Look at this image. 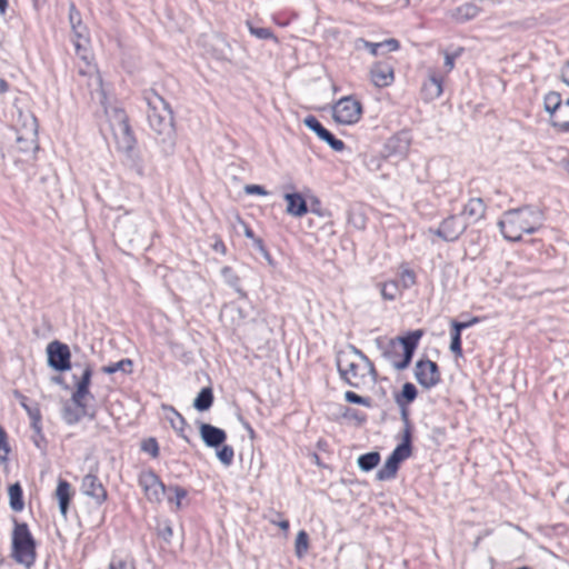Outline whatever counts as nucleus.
Segmentation results:
<instances>
[{"label": "nucleus", "mask_w": 569, "mask_h": 569, "mask_svg": "<svg viewBox=\"0 0 569 569\" xmlns=\"http://www.w3.org/2000/svg\"><path fill=\"white\" fill-rule=\"evenodd\" d=\"M337 368L341 378L351 387L365 385L368 377L376 380L377 371L369 358L355 346L337 353Z\"/></svg>", "instance_id": "1"}, {"label": "nucleus", "mask_w": 569, "mask_h": 569, "mask_svg": "<svg viewBox=\"0 0 569 569\" xmlns=\"http://www.w3.org/2000/svg\"><path fill=\"white\" fill-rule=\"evenodd\" d=\"M499 229L509 241H519L523 233H533L542 226V213L526 206L508 210L498 222Z\"/></svg>", "instance_id": "2"}, {"label": "nucleus", "mask_w": 569, "mask_h": 569, "mask_svg": "<svg viewBox=\"0 0 569 569\" xmlns=\"http://www.w3.org/2000/svg\"><path fill=\"white\" fill-rule=\"evenodd\" d=\"M149 106L148 122L154 133L162 137V140H172L174 128L172 111L168 102L157 92L151 91L146 96Z\"/></svg>", "instance_id": "3"}, {"label": "nucleus", "mask_w": 569, "mask_h": 569, "mask_svg": "<svg viewBox=\"0 0 569 569\" xmlns=\"http://www.w3.org/2000/svg\"><path fill=\"white\" fill-rule=\"evenodd\" d=\"M106 114L118 150L136 163V139L128 123L126 112L119 108H111L106 109Z\"/></svg>", "instance_id": "4"}, {"label": "nucleus", "mask_w": 569, "mask_h": 569, "mask_svg": "<svg viewBox=\"0 0 569 569\" xmlns=\"http://www.w3.org/2000/svg\"><path fill=\"white\" fill-rule=\"evenodd\" d=\"M12 557L26 567H30L36 560V541L28 528V525L14 522L12 532Z\"/></svg>", "instance_id": "5"}, {"label": "nucleus", "mask_w": 569, "mask_h": 569, "mask_svg": "<svg viewBox=\"0 0 569 569\" xmlns=\"http://www.w3.org/2000/svg\"><path fill=\"white\" fill-rule=\"evenodd\" d=\"M362 114V104L353 97H342L332 107V117L340 124H355Z\"/></svg>", "instance_id": "6"}, {"label": "nucleus", "mask_w": 569, "mask_h": 569, "mask_svg": "<svg viewBox=\"0 0 569 569\" xmlns=\"http://www.w3.org/2000/svg\"><path fill=\"white\" fill-rule=\"evenodd\" d=\"M415 377L419 385L426 389L433 388L441 380L438 365L429 359L419 360L416 363Z\"/></svg>", "instance_id": "7"}, {"label": "nucleus", "mask_w": 569, "mask_h": 569, "mask_svg": "<svg viewBox=\"0 0 569 569\" xmlns=\"http://www.w3.org/2000/svg\"><path fill=\"white\" fill-rule=\"evenodd\" d=\"M138 482L149 501L160 502L162 500V497L166 492V487L154 472H141Z\"/></svg>", "instance_id": "8"}, {"label": "nucleus", "mask_w": 569, "mask_h": 569, "mask_svg": "<svg viewBox=\"0 0 569 569\" xmlns=\"http://www.w3.org/2000/svg\"><path fill=\"white\" fill-rule=\"evenodd\" d=\"M48 363L58 371L70 369V350L60 341H52L47 347Z\"/></svg>", "instance_id": "9"}, {"label": "nucleus", "mask_w": 569, "mask_h": 569, "mask_svg": "<svg viewBox=\"0 0 569 569\" xmlns=\"http://www.w3.org/2000/svg\"><path fill=\"white\" fill-rule=\"evenodd\" d=\"M422 330H415L409 332L406 337H400L399 341L402 346V358L400 360H393L392 366L397 370L406 369L411 362L415 349L422 337Z\"/></svg>", "instance_id": "10"}, {"label": "nucleus", "mask_w": 569, "mask_h": 569, "mask_svg": "<svg viewBox=\"0 0 569 569\" xmlns=\"http://www.w3.org/2000/svg\"><path fill=\"white\" fill-rule=\"evenodd\" d=\"M467 227L468 222L462 221L461 217L450 216L441 222L437 230L432 232L445 241H455L463 233Z\"/></svg>", "instance_id": "11"}, {"label": "nucleus", "mask_w": 569, "mask_h": 569, "mask_svg": "<svg viewBox=\"0 0 569 569\" xmlns=\"http://www.w3.org/2000/svg\"><path fill=\"white\" fill-rule=\"evenodd\" d=\"M80 490L84 496L92 498L97 505H102L108 498L106 488L92 472L82 478Z\"/></svg>", "instance_id": "12"}, {"label": "nucleus", "mask_w": 569, "mask_h": 569, "mask_svg": "<svg viewBox=\"0 0 569 569\" xmlns=\"http://www.w3.org/2000/svg\"><path fill=\"white\" fill-rule=\"evenodd\" d=\"M303 123L307 128L312 130L321 140L326 141L335 151H342L345 142L337 139L329 130H327L319 120L313 116L305 118Z\"/></svg>", "instance_id": "13"}, {"label": "nucleus", "mask_w": 569, "mask_h": 569, "mask_svg": "<svg viewBox=\"0 0 569 569\" xmlns=\"http://www.w3.org/2000/svg\"><path fill=\"white\" fill-rule=\"evenodd\" d=\"M369 73L371 82L378 88L388 87L395 80L392 66L385 61L373 63Z\"/></svg>", "instance_id": "14"}, {"label": "nucleus", "mask_w": 569, "mask_h": 569, "mask_svg": "<svg viewBox=\"0 0 569 569\" xmlns=\"http://www.w3.org/2000/svg\"><path fill=\"white\" fill-rule=\"evenodd\" d=\"M92 378V368L86 365L81 370L80 378L76 381V390L71 396L72 403L80 405L82 400H87L88 397L92 398L89 390Z\"/></svg>", "instance_id": "15"}, {"label": "nucleus", "mask_w": 569, "mask_h": 569, "mask_svg": "<svg viewBox=\"0 0 569 569\" xmlns=\"http://www.w3.org/2000/svg\"><path fill=\"white\" fill-rule=\"evenodd\" d=\"M21 118H22V126L18 130L17 141L18 142L26 141V142H29L31 146L36 147L37 138H38L37 118L31 113H28L26 116L21 114Z\"/></svg>", "instance_id": "16"}, {"label": "nucleus", "mask_w": 569, "mask_h": 569, "mask_svg": "<svg viewBox=\"0 0 569 569\" xmlns=\"http://www.w3.org/2000/svg\"><path fill=\"white\" fill-rule=\"evenodd\" d=\"M199 431L200 437L206 446L212 448L220 447L227 438L224 430L209 423H201Z\"/></svg>", "instance_id": "17"}, {"label": "nucleus", "mask_w": 569, "mask_h": 569, "mask_svg": "<svg viewBox=\"0 0 569 569\" xmlns=\"http://www.w3.org/2000/svg\"><path fill=\"white\" fill-rule=\"evenodd\" d=\"M486 204L481 198H472L466 203L461 212L462 221L468 224L479 221L485 217Z\"/></svg>", "instance_id": "18"}, {"label": "nucleus", "mask_w": 569, "mask_h": 569, "mask_svg": "<svg viewBox=\"0 0 569 569\" xmlns=\"http://www.w3.org/2000/svg\"><path fill=\"white\" fill-rule=\"evenodd\" d=\"M357 48L361 44L363 48L368 49L372 56H378L383 52H392L399 49V41L396 39H388L381 42H370L362 38L356 41Z\"/></svg>", "instance_id": "19"}, {"label": "nucleus", "mask_w": 569, "mask_h": 569, "mask_svg": "<svg viewBox=\"0 0 569 569\" xmlns=\"http://www.w3.org/2000/svg\"><path fill=\"white\" fill-rule=\"evenodd\" d=\"M287 213L292 217H302L308 212V206L303 197L298 192L286 193Z\"/></svg>", "instance_id": "20"}, {"label": "nucleus", "mask_w": 569, "mask_h": 569, "mask_svg": "<svg viewBox=\"0 0 569 569\" xmlns=\"http://www.w3.org/2000/svg\"><path fill=\"white\" fill-rule=\"evenodd\" d=\"M87 415V400H82L80 405H66L62 409V418L66 423H78L82 417Z\"/></svg>", "instance_id": "21"}, {"label": "nucleus", "mask_w": 569, "mask_h": 569, "mask_svg": "<svg viewBox=\"0 0 569 569\" xmlns=\"http://www.w3.org/2000/svg\"><path fill=\"white\" fill-rule=\"evenodd\" d=\"M480 12V8L472 2L463 3L451 11L450 17L462 23L476 18Z\"/></svg>", "instance_id": "22"}, {"label": "nucleus", "mask_w": 569, "mask_h": 569, "mask_svg": "<svg viewBox=\"0 0 569 569\" xmlns=\"http://www.w3.org/2000/svg\"><path fill=\"white\" fill-rule=\"evenodd\" d=\"M56 497L59 501L60 512L66 518L71 500V486L68 481L59 480L56 489Z\"/></svg>", "instance_id": "23"}, {"label": "nucleus", "mask_w": 569, "mask_h": 569, "mask_svg": "<svg viewBox=\"0 0 569 569\" xmlns=\"http://www.w3.org/2000/svg\"><path fill=\"white\" fill-rule=\"evenodd\" d=\"M422 93L426 100L432 101L442 93V81L436 73H430L428 81L422 86Z\"/></svg>", "instance_id": "24"}, {"label": "nucleus", "mask_w": 569, "mask_h": 569, "mask_svg": "<svg viewBox=\"0 0 569 569\" xmlns=\"http://www.w3.org/2000/svg\"><path fill=\"white\" fill-rule=\"evenodd\" d=\"M16 398L19 400L21 407L27 411L28 416L31 419V426L37 432H40V421H41V413L39 410V407L37 405H29L27 402V397L21 395L20 392H14Z\"/></svg>", "instance_id": "25"}, {"label": "nucleus", "mask_w": 569, "mask_h": 569, "mask_svg": "<svg viewBox=\"0 0 569 569\" xmlns=\"http://www.w3.org/2000/svg\"><path fill=\"white\" fill-rule=\"evenodd\" d=\"M416 398H417L416 387L410 382H406L402 386L401 393L396 397V402L402 409V417L405 419L407 418V411L405 409L406 405L412 402Z\"/></svg>", "instance_id": "26"}, {"label": "nucleus", "mask_w": 569, "mask_h": 569, "mask_svg": "<svg viewBox=\"0 0 569 569\" xmlns=\"http://www.w3.org/2000/svg\"><path fill=\"white\" fill-rule=\"evenodd\" d=\"M551 123L560 131L569 132V99L563 102L558 112H555Z\"/></svg>", "instance_id": "27"}, {"label": "nucleus", "mask_w": 569, "mask_h": 569, "mask_svg": "<svg viewBox=\"0 0 569 569\" xmlns=\"http://www.w3.org/2000/svg\"><path fill=\"white\" fill-rule=\"evenodd\" d=\"M86 31H87L86 27H84V30L80 29V27H78V26L72 27V32L74 36L73 44H74L77 53L82 59H87L86 52H87V44L89 42Z\"/></svg>", "instance_id": "28"}, {"label": "nucleus", "mask_w": 569, "mask_h": 569, "mask_svg": "<svg viewBox=\"0 0 569 569\" xmlns=\"http://www.w3.org/2000/svg\"><path fill=\"white\" fill-rule=\"evenodd\" d=\"M8 495L10 508L16 512L22 511L24 508V502L22 499V488L20 483L16 482L11 485L8 489Z\"/></svg>", "instance_id": "29"}, {"label": "nucleus", "mask_w": 569, "mask_h": 569, "mask_svg": "<svg viewBox=\"0 0 569 569\" xmlns=\"http://www.w3.org/2000/svg\"><path fill=\"white\" fill-rule=\"evenodd\" d=\"M163 411L166 412V419L170 422L171 427L187 439L182 435L186 427V420L173 407L163 406Z\"/></svg>", "instance_id": "30"}, {"label": "nucleus", "mask_w": 569, "mask_h": 569, "mask_svg": "<svg viewBox=\"0 0 569 569\" xmlns=\"http://www.w3.org/2000/svg\"><path fill=\"white\" fill-rule=\"evenodd\" d=\"M213 403V392L210 387L202 388L193 400V407L198 411H207Z\"/></svg>", "instance_id": "31"}, {"label": "nucleus", "mask_w": 569, "mask_h": 569, "mask_svg": "<svg viewBox=\"0 0 569 569\" xmlns=\"http://www.w3.org/2000/svg\"><path fill=\"white\" fill-rule=\"evenodd\" d=\"M399 463L395 458L389 457L385 465L378 470L377 479L380 481L393 479L397 475Z\"/></svg>", "instance_id": "32"}, {"label": "nucleus", "mask_w": 569, "mask_h": 569, "mask_svg": "<svg viewBox=\"0 0 569 569\" xmlns=\"http://www.w3.org/2000/svg\"><path fill=\"white\" fill-rule=\"evenodd\" d=\"M545 110L553 118L555 112H558L563 104L561 96L558 92L551 91L545 96L543 99Z\"/></svg>", "instance_id": "33"}, {"label": "nucleus", "mask_w": 569, "mask_h": 569, "mask_svg": "<svg viewBox=\"0 0 569 569\" xmlns=\"http://www.w3.org/2000/svg\"><path fill=\"white\" fill-rule=\"evenodd\" d=\"M410 433L407 430L403 437V442L397 446V448L392 451V453L389 457L395 458L396 461L400 465V462L407 459L410 456Z\"/></svg>", "instance_id": "34"}, {"label": "nucleus", "mask_w": 569, "mask_h": 569, "mask_svg": "<svg viewBox=\"0 0 569 569\" xmlns=\"http://www.w3.org/2000/svg\"><path fill=\"white\" fill-rule=\"evenodd\" d=\"M380 461L378 452H368L358 458V466L363 471L372 470Z\"/></svg>", "instance_id": "35"}, {"label": "nucleus", "mask_w": 569, "mask_h": 569, "mask_svg": "<svg viewBox=\"0 0 569 569\" xmlns=\"http://www.w3.org/2000/svg\"><path fill=\"white\" fill-rule=\"evenodd\" d=\"M132 361L130 359H122L114 363H110L108 366L102 367V371L108 375H112L118 371H122L128 373L131 371Z\"/></svg>", "instance_id": "36"}, {"label": "nucleus", "mask_w": 569, "mask_h": 569, "mask_svg": "<svg viewBox=\"0 0 569 569\" xmlns=\"http://www.w3.org/2000/svg\"><path fill=\"white\" fill-rule=\"evenodd\" d=\"M309 548V538L305 530H300L296 538L295 551L298 558H302Z\"/></svg>", "instance_id": "37"}, {"label": "nucleus", "mask_w": 569, "mask_h": 569, "mask_svg": "<svg viewBox=\"0 0 569 569\" xmlns=\"http://www.w3.org/2000/svg\"><path fill=\"white\" fill-rule=\"evenodd\" d=\"M399 288L397 282L390 281L380 286V292L383 299L395 300L398 295Z\"/></svg>", "instance_id": "38"}, {"label": "nucleus", "mask_w": 569, "mask_h": 569, "mask_svg": "<svg viewBox=\"0 0 569 569\" xmlns=\"http://www.w3.org/2000/svg\"><path fill=\"white\" fill-rule=\"evenodd\" d=\"M233 456H234V452H233V449L232 447L230 446H222L218 451H217V457L218 459L224 465V466H230L233 461Z\"/></svg>", "instance_id": "39"}, {"label": "nucleus", "mask_w": 569, "mask_h": 569, "mask_svg": "<svg viewBox=\"0 0 569 569\" xmlns=\"http://www.w3.org/2000/svg\"><path fill=\"white\" fill-rule=\"evenodd\" d=\"M9 452H10V447L8 443L7 432L0 426V461H6L8 459Z\"/></svg>", "instance_id": "40"}, {"label": "nucleus", "mask_w": 569, "mask_h": 569, "mask_svg": "<svg viewBox=\"0 0 569 569\" xmlns=\"http://www.w3.org/2000/svg\"><path fill=\"white\" fill-rule=\"evenodd\" d=\"M222 276L224 277L227 283L231 286L232 288H236L238 292L241 290L238 288L239 284V278L233 272V270L230 267H223L221 270Z\"/></svg>", "instance_id": "41"}, {"label": "nucleus", "mask_w": 569, "mask_h": 569, "mask_svg": "<svg viewBox=\"0 0 569 569\" xmlns=\"http://www.w3.org/2000/svg\"><path fill=\"white\" fill-rule=\"evenodd\" d=\"M247 26L250 33L258 39H270L273 37L271 30L268 28L253 27L249 21L247 22Z\"/></svg>", "instance_id": "42"}, {"label": "nucleus", "mask_w": 569, "mask_h": 569, "mask_svg": "<svg viewBox=\"0 0 569 569\" xmlns=\"http://www.w3.org/2000/svg\"><path fill=\"white\" fill-rule=\"evenodd\" d=\"M401 284L405 289L410 288L416 282V274L410 269H403L400 273Z\"/></svg>", "instance_id": "43"}, {"label": "nucleus", "mask_w": 569, "mask_h": 569, "mask_svg": "<svg viewBox=\"0 0 569 569\" xmlns=\"http://www.w3.org/2000/svg\"><path fill=\"white\" fill-rule=\"evenodd\" d=\"M450 350L458 357L462 356L461 335L451 331Z\"/></svg>", "instance_id": "44"}, {"label": "nucleus", "mask_w": 569, "mask_h": 569, "mask_svg": "<svg viewBox=\"0 0 569 569\" xmlns=\"http://www.w3.org/2000/svg\"><path fill=\"white\" fill-rule=\"evenodd\" d=\"M69 21L71 24V28L73 26L80 27V29L84 30V26L81 22L80 12L76 9L74 4H70L69 9Z\"/></svg>", "instance_id": "45"}, {"label": "nucleus", "mask_w": 569, "mask_h": 569, "mask_svg": "<svg viewBox=\"0 0 569 569\" xmlns=\"http://www.w3.org/2000/svg\"><path fill=\"white\" fill-rule=\"evenodd\" d=\"M142 450L144 452L150 453L152 457H157L159 455V447L157 441L153 438H150L142 443Z\"/></svg>", "instance_id": "46"}, {"label": "nucleus", "mask_w": 569, "mask_h": 569, "mask_svg": "<svg viewBox=\"0 0 569 569\" xmlns=\"http://www.w3.org/2000/svg\"><path fill=\"white\" fill-rule=\"evenodd\" d=\"M173 492L174 497H169L170 501H174L177 505V508H180L181 500L187 496V491L181 487H170L169 492Z\"/></svg>", "instance_id": "47"}, {"label": "nucleus", "mask_w": 569, "mask_h": 569, "mask_svg": "<svg viewBox=\"0 0 569 569\" xmlns=\"http://www.w3.org/2000/svg\"><path fill=\"white\" fill-rule=\"evenodd\" d=\"M345 399L350 402V403H356V405H362V406H368L369 405V400L352 392V391H347L345 393Z\"/></svg>", "instance_id": "48"}, {"label": "nucleus", "mask_w": 569, "mask_h": 569, "mask_svg": "<svg viewBox=\"0 0 569 569\" xmlns=\"http://www.w3.org/2000/svg\"><path fill=\"white\" fill-rule=\"evenodd\" d=\"M462 49H458L455 53H445V68L447 72H450L455 67V60L461 54Z\"/></svg>", "instance_id": "49"}, {"label": "nucleus", "mask_w": 569, "mask_h": 569, "mask_svg": "<svg viewBox=\"0 0 569 569\" xmlns=\"http://www.w3.org/2000/svg\"><path fill=\"white\" fill-rule=\"evenodd\" d=\"M88 87L92 90H98L101 88V78L94 69L89 71Z\"/></svg>", "instance_id": "50"}, {"label": "nucleus", "mask_w": 569, "mask_h": 569, "mask_svg": "<svg viewBox=\"0 0 569 569\" xmlns=\"http://www.w3.org/2000/svg\"><path fill=\"white\" fill-rule=\"evenodd\" d=\"M478 322V318H472L470 321L467 322H458L452 321V332H459L461 335V331L466 328H469L470 326Z\"/></svg>", "instance_id": "51"}, {"label": "nucleus", "mask_w": 569, "mask_h": 569, "mask_svg": "<svg viewBox=\"0 0 569 569\" xmlns=\"http://www.w3.org/2000/svg\"><path fill=\"white\" fill-rule=\"evenodd\" d=\"M244 192L247 194H259V196H267L268 194L267 190L263 187L259 186V184H247L244 187Z\"/></svg>", "instance_id": "52"}, {"label": "nucleus", "mask_w": 569, "mask_h": 569, "mask_svg": "<svg viewBox=\"0 0 569 569\" xmlns=\"http://www.w3.org/2000/svg\"><path fill=\"white\" fill-rule=\"evenodd\" d=\"M116 234L117 237L122 240V241H128V242H131L132 239L131 238H128L127 237V232H126V221H118L117 226H116Z\"/></svg>", "instance_id": "53"}, {"label": "nucleus", "mask_w": 569, "mask_h": 569, "mask_svg": "<svg viewBox=\"0 0 569 569\" xmlns=\"http://www.w3.org/2000/svg\"><path fill=\"white\" fill-rule=\"evenodd\" d=\"M108 569H127V563L121 559H112Z\"/></svg>", "instance_id": "54"}, {"label": "nucleus", "mask_w": 569, "mask_h": 569, "mask_svg": "<svg viewBox=\"0 0 569 569\" xmlns=\"http://www.w3.org/2000/svg\"><path fill=\"white\" fill-rule=\"evenodd\" d=\"M254 246L256 248L267 258L269 259V252L264 248L263 241L260 238L254 239Z\"/></svg>", "instance_id": "55"}, {"label": "nucleus", "mask_w": 569, "mask_h": 569, "mask_svg": "<svg viewBox=\"0 0 569 569\" xmlns=\"http://www.w3.org/2000/svg\"><path fill=\"white\" fill-rule=\"evenodd\" d=\"M561 79L562 81L569 86V60L565 63L561 69Z\"/></svg>", "instance_id": "56"}, {"label": "nucleus", "mask_w": 569, "mask_h": 569, "mask_svg": "<svg viewBox=\"0 0 569 569\" xmlns=\"http://www.w3.org/2000/svg\"><path fill=\"white\" fill-rule=\"evenodd\" d=\"M212 248H213L214 251L220 252L221 254L226 253V246H224V243L221 240H217L213 243Z\"/></svg>", "instance_id": "57"}, {"label": "nucleus", "mask_w": 569, "mask_h": 569, "mask_svg": "<svg viewBox=\"0 0 569 569\" xmlns=\"http://www.w3.org/2000/svg\"><path fill=\"white\" fill-rule=\"evenodd\" d=\"M162 536L164 539H168L169 537L172 536V529L170 526H166L163 531H162Z\"/></svg>", "instance_id": "58"}, {"label": "nucleus", "mask_w": 569, "mask_h": 569, "mask_svg": "<svg viewBox=\"0 0 569 569\" xmlns=\"http://www.w3.org/2000/svg\"><path fill=\"white\" fill-rule=\"evenodd\" d=\"M47 2V0H32L33 8L38 11Z\"/></svg>", "instance_id": "59"}, {"label": "nucleus", "mask_w": 569, "mask_h": 569, "mask_svg": "<svg viewBox=\"0 0 569 569\" xmlns=\"http://www.w3.org/2000/svg\"><path fill=\"white\" fill-rule=\"evenodd\" d=\"M8 8V0H0V14H4Z\"/></svg>", "instance_id": "60"}, {"label": "nucleus", "mask_w": 569, "mask_h": 569, "mask_svg": "<svg viewBox=\"0 0 569 569\" xmlns=\"http://www.w3.org/2000/svg\"><path fill=\"white\" fill-rule=\"evenodd\" d=\"M278 526L282 529V530H288L289 528V522L288 520H282L278 523Z\"/></svg>", "instance_id": "61"}, {"label": "nucleus", "mask_w": 569, "mask_h": 569, "mask_svg": "<svg viewBox=\"0 0 569 569\" xmlns=\"http://www.w3.org/2000/svg\"><path fill=\"white\" fill-rule=\"evenodd\" d=\"M8 90V83L4 80H0V92H6Z\"/></svg>", "instance_id": "62"}, {"label": "nucleus", "mask_w": 569, "mask_h": 569, "mask_svg": "<svg viewBox=\"0 0 569 569\" xmlns=\"http://www.w3.org/2000/svg\"><path fill=\"white\" fill-rule=\"evenodd\" d=\"M244 234H246L247 238H251L253 240L256 239L252 230L250 228H248V227L244 230Z\"/></svg>", "instance_id": "63"}, {"label": "nucleus", "mask_w": 569, "mask_h": 569, "mask_svg": "<svg viewBox=\"0 0 569 569\" xmlns=\"http://www.w3.org/2000/svg\"><path fill=\"white\" fill-rule=\"evenodd\" d=\"M563 168L567 171V173L569 174V161L563 163Z\"/></svg>", "instance_id": "64"}]
</instances>
